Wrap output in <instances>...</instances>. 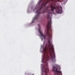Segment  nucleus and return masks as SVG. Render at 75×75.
Instances as JSON below:
<instances>
[{"label":"nucleus","instance_id":"obj_1","mask_svg":"<svg viewBox=\"0 0 75 75\" xmlns=\"http://www.w3.org/2000/svg\"><path fill=\"white\" fill-rule=\"evenodd\" d=\"M39 27L38 28L40 34V35L44 38V40L46 38L48 40V47L49 49V51H47V49L46 48H44V57L43 59V61L45 62V64H48L47 62L48 61L50 56V59L52 60V62H55L56 60H55V55L54 52V49L53 45L50 43V40H51L52 39V29L51 26V19H50V21H48L47 25L46 26L47 30L46 32V35H45L44 36L42 34V32H41L40 30V25L38 24Z\"/></svg>","mask_w":75,"mask_h":75},{"label":"nucleus","instance_id":"obj_2","mask_svg":"<svg viewBox=\"0 0 75 75\" xmlns=\"http://www.w3.org/2000/svg\"><path fill=\"white\" fill-rule=\"evenodd\" d=\"M50 1V0H43V2L41 4V7L39 10L36 11V13L38 14L36 15V16L34 18V19H37L39 17V14L41 13H44L47 12L48 14H47V20L50 19V14H52L54 13V10L57 9L56 13L58 14H61L62 12V8L61 7H59L58 6H55L54 5L53 6L52 5L50 7L47 6L45 8L46 4L48 3Z\"/></svg>","mask_w":75,"mask_h":75},{"label":"nucleus","instance_id":"obj_3","mask_svg":"<svg viewBox=\"0 0 75 75\" xmlns=\"http://www.w3.org/2000/svg\"><path fill=\"white\" fill-rule=\"evenodd\" d=\"M41 2H42V0H40L39 2V4H40Z\"/></svg>","mask_w":75,"mask_h":75},{"label":"nucleus","instance_id":"obj_4","mask_svg":"<svg viewBox=\"0 0 75 75\" xmlns=\"http://www.w3.org/2000/svg\"><path fill=\"white\" fill-rule=\"evenodd\" d=\"M55 2H57V1H59V0H54Z\"/></svg>","mask_w":75,"mask_h":75},{"label":"nucleus","instance_id":"obj_5","mask_svg":"<svg viewBox=\"0 0 75 75\" xmlns=\"http://www.w3.org/2000/svg\"><path fill=\"white\" fill-rule=\"evenodd\" d=\"M43 39L42 38V40Z\"/></svg>","mask_w":75,"mask_h":75},{"label":"nucleus","instance_id":"obj_6","mask_svg":"<svg viewBox=\"0 0 75 75\" xmlns=\"http://www.w3.org/2000/svg\"><path fill=\"white\" fill-rule=\"evenodd\" d=\"M46 47H47V46L46 45Z\"/></svg>","mask_w":75,"mask_h":75},{"label":"nucleus","instance_id":"obj_7","mask_svg":"<svg viewBox=\"0 0 75 75\" xmlns=\"http://www.w3.org/2000/svg\"><path fill=\"white\" fill-rule=\"evenodd\" d=\"M32 75H34V74H32Z\"/></svg>","mask_w":75,"mask_h":75}]
</instances>
